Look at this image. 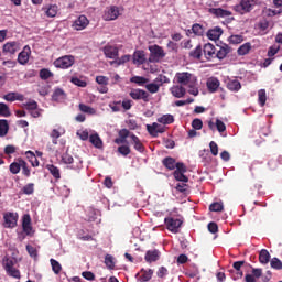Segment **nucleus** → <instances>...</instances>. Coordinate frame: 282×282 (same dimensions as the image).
<instances>
[{"mask_svg":"<svg viewBox=\"0 0 282 282\" xmlns=\"http://www.w3.org/2000/svg\"><path fill=\"white\" fill-rule=\"evenodd\" d=\"M173 83H176V85H181L182 87H187L188 94L192 96L199 95V89L197 88V76L192 73H176Z\"/></svg>","mask_w":282,"mask_h":282,"instance_id":"nucleus-1","label":"nucleus"},{"mask_svg":"<svg viewBox=\"0 0 282 282\" xmlns=\"http://www.w3.org/2000/svg\"><path fill=\"white\" fill-rule=\"evenodd\" d=\"M17 259L11 257H4L2 259V267L4 268L7 274L13 279H21V272L17 269Z\"/></svg>","mask_w":282,"mask_h":282,"instance_id":"nucleus-2","label":"nucleus"},{"mask_svg":"<svg viewBox=\"0 0 282 282\" xmlns=\"http://www.w3.org/2000/svg\"><path fill=\"white\" fill-rule=\"evenodd\" d=\"M148 50L150 52L149 63H160V61L166 56L164 48L158 44L150 45Z\"/></svg>","mask_w":282,"mask_h":282,"instance_id":"nucleus-3","label":"nucleus"},{"mask_svg":"<svg viewBox=\"0 0 282 282\" xmlns=\"http://www.w3.org/2000/svg\"><path fill=\"white\" fill-rule=\"evenodd\" d=\"M62 162L67 165V169H72V171H80L83 169V161L78 158L74 159L69 153L62 155Z\"/></svg>","mask_w":282,"mask_h":282,"instance_id":"nucleus-4","label":"nucleus"},{"mask_svg":"<svg viewBox=\"0 0 282 282\" xmlns=\"http://www.w3.org/2000/svg\"><path fill=\"white\" fill-rule=\"evenodd\" d=\"M76 63V58L73 55H64L54 61L53 65L57 69H69Z\"/></svg>","mask_w":282,"mask_h":282,"instance_id":"nucleus-5","label":"nucleus"},{"mask_svg":"<svg viewBox=\"0 0 282 282\" xmlns=\"http://www.w3.org/2000/svg\"><path fill=\"white\" fill-rule=\"evenodd\" d=\"M120 14H122V11L120 10V8L116 6H110L106 8L102 19L104 21H116V19H118Z\"/></svg>","mask_w":282,"mask_h":282,"instance_id":"nucleus-6","label":"nucleus"},{"mask_svg":"<svg viewBox=\"0 0 282 282\" xmlns=\"http://www.w3.org/2000/svg\"><path fill=\"white\" fill-rule=\"evenodd\" d=\"M257 3V0H241L239 4L235 6L236 12L239 14H246L252 10V6Z\"/></svg>","mask_w":282,"mask_h":282,"instance_id":"nucleus-7","label":"nucleus"},{"mask_svg":"<svg viewBox=\"0 0 282 282\" xmlns=\"http://www.w3.org/2000/svg\"><path fill=\"white\" fill-rule=\"evenodd\" d=\"M186 173V165L184 163H177L176 170L174 172V177L177 182H183L186 184L188 182V177L184 175Z\"/></svg>","mask_w":282,"mask_h":282,"instance_id":"nucleus-8","label":"nucleus"},{"mask_svg":"<svg viewBox=\"0 0 282 282\" xmlns=\"http://www.w3.org/2000/svg\"><path fill=\"white\" fill-rule=\"evenodd\" d=\"M165 224L167 227V230H170V232H174L177 234L180 230V227L182 226V220L178 218H165Z\"/></svg>","mask_w":282,"mask_h":282,"instance_id":"nucleus-9","label":"nucleus"},{"mask_svg":"<svg viewBox=\"0 0 282 282\" xmlns=\"http://www.w3.org/2000/svg\"><path fill=\"white\" fill-rule=\"evenodd\" d=\"M4 219V228H14L17 226V221H19V215L17 213H7L3 216Z\"/></svg>","mask_w":282,"mask_h":282,"instance_id":"nucleus-10","label":"nucleus"},{"mask_svg":"<svg viewBox=\"0 0 282 282\" xmlns=\"http://www.w3.org/2000/svg\"><path fill=\"white\" fill-rule=\"evenodd\" d=\"M22 228L25 235H29V236L34 235V228H32V218L30 217L29 214H25L22 217Z\"/></svg>","mask_w":282,"mask_h":282,"instance_id":"nucleus-11","label":"nucleus"},{"mask_svg":"<svg viewBox=\"0 0 282 282\" xmlns=\"http://www.w3.org/2000/svg\"><path fill=\"white\" fill-rule=\"evenodd\" d=\"M87 25H89V20L87 19V17L79 15L78 19H76L73 22L72 28L73 30H76L77 32H79L80 30H85Z\"/></svg>","mask_w":282,"mask_h":282,"instance_id":"nucleus-12","label":"nucleus"},{"mask_svg":"<svg viewBox=\"0 0 282 282\" xmlns=\"http://www.w3.org/2000/svg\"><path fill=\"white\" fill-rule=\"evenodd\" d=\"M147 131L153 138H158V133H164L165 128H164V126H162L158 122H153L152 124H147Z\"/></svg>","mask_w":282,"mask_h":282,"instance_id":"nucleus-13","label":"nucleus"},{"mask_svg":"<svg viewBox=\"0 0 282 282\" xmlns=\"http://www.w3.org/2000/svg\"><path fill=\"white\" fill-rule=\"evenodd\" d=\"M256 32L259 36H265L270 32V22L262 20L256 25Z\"/></svg>","mask_w":282,"mask_h":282,"instance_id":"nucleus-14","label":"nucleus"},{"mask_svg":"<svg viewBox=\"0 0 282 282\" xmlns=\"http://www.w3.org/2000/svg\"><path fill=\"white\" fill-rule=\"evenodd\" d=\"M19 50H21V43L19 42H7L3 45V52L6 54H17V52H19Z\"/></svg>","mask_w":282,"mask_h":282,"instance_id":"nucleus-15","label":"nucleus"},{"mask_svg":"<svg viewBox=\"0 0 282 282\" xmlns=\"http://www.w3.org/2000/svg\"><path fill=\"white\" fill-rule=\"evenodd\" d=\"M89 142L95 147V149H102V139H100V135L98 132L90 130V135H89Z\"/></svg>","mask_w":282,"mask_h":282,"instance_id":"nucleus-16","label":"nucleus"},{"mask_svg":"<svg viewBox=\"0 0 282 282\" xmlns=\"http://www.w3.org/2000/svg\"><path fill=\"white\" fill-rule=\"evenodd\" d=\"M30 54H32V50L28 45L24 46L22 52L18 55V62L20 65H25L28 61H30Z\"/></svg>","mask_w":282,"mask_h":282,"instance_id":"nucleus-17","label":"nucleus"},{"mask_svg":"<svg viewBox=\"0 0 282 282\" xmlns=\"http://www.w3.org/2000/svg\"><path fill=\"white\" fill-rule=\"evenodd\" d=\"M22 166H25V161L22 159H17L13 163L10 164L9 171L12 175H18L21 172Z\"/></svg>","mask_w":282,"mask_h":282,"instance_id":"nucleus-18","label":"nucleus"},{"mask_svg":"<svg viewBox=\"0 0 282 282\" xmlns=\"http://www.w3.org/2000/svg\"><path fill=\"white\" fill-rule=\"evenodd\" d=\"M135 276L138 281H141V282L151 281V279L153 278V270L142 269L139 273H137Z\"/></svg>","mask_w":282,"mask_h":282,"instance_id":"nucleus-19","label":"nucleus"},{"mask_svg":"<svg viewBox=\"0 0 282 282\" xmlns=\"http://www.w3.org/2000/svg\"><path fill=\"white\" fill-rule=\"evenodd\" d=\"M170 91L174 98H183L186 95V88L184 86L176 84L170 88Z\"/></svg>","mask_w":282,"mask_h":282,"instance_id":"nucleus-20","label":"nucleus"},{"mask_svg":"<svg viewBox=\"0 0 282 282\" xmlns=\"http://www.w3.org/2000/svg\"><path fill=\"white\" fill-rule=\"evenodd\" d=\"M224 34V30L219 26H215L214 29L207 32V37L210 41H219L220 36Z\"/></svg>","mask_w":282,"mask_h":282,"instance_id":"nucleus-21","label":"nucleus"},{"mask_svg":"<svg viewBox=\"0 0 282 282\" xmlns=\"http://www.w3.org/2000/svg\"><path fill=\"white\" fill-rule=\"evenodd\" d=\"M104 54L106 56V58H118V47L113 46V45H106L104 47Z\"/></svg>","mask_w":282,"mask_h":282,"instance_id":"nucleus-22","label":"nucleus"},{"mask_svg":"<svg viewBox=\"0 0 282 282\" xmlns=\"http://www.w3.org/2000/svg\"><path fill=\"white\" fill-rule=\"evenodd\" d=\"M133 100H149V94L142 89H134L130 93Z\"/></svg>","mask_w":282,"mask_h":282,"instance_id":"nucleus-23","label":"nucleus"},{"mask_svg":"<svg viewBox=\"0 0 282 282\" xmlns=\"http://www.w3.org/2000/svg\"><path fill=\"white\" fill-rule=\"evenodd\" d=\"M228 54H230V47L226 44L216 48V58H218L219 61H224V58L228 56Z\"/></svg>","mask_w":282,"mask_h":282,"instance_id":"nucleus-24","label":"nucleus"},{"mask_svg":"<svg viewBox=\"0 0 282 282\" xmlns=\"http://www.w3.org/2000/svg\"><path fill=\"white\" fill-rule=\"evenodd\" d=\"M24 96L19 93H8L3 96V100H7V102H14V100H19L20 102H23Z\"/></svg>","mask_w":282,"mask_h":282,"instance_id":"nucleus-25","label":"nucleus"},{"mask_svg":"<svg viewBox=\"0 0 282 282\" xmlns=\"http://www.w3.org/2000/svg\"><path fill=\"white\" fill-rule=\"evenodd\" d=\"M206 58H216V52L217 48H215V45L208 43L204 45V50H203Z\"/></svg>","mask_w":282,"mask_h":282,"instance_id":"nucleus-26","label":"nucleus"},{"mask_svg":"<svg viewBox=\"0 0 282 282\" xmlns=\"http://www.w3.org/2000/svg\"><path fill=\"white\" fill-rule=\"evenodd\" d=\"M147 62V55L144 51H135L133 54V63L134 65H143Z\"/></svg>","mask_w":282,"mask_h":282,"instance_id":"nucleus-27","label":"nucleus"},{"mask_svg":"<svg viewBox=\"0 0 282 282\" xmlns=\"http://www.w3.org/2000/svg\"><path fill=\"white\" fill-rule=\"evenodd\" d=\"M130 139L135 151H139V153H144V145L142 144V141H140V138H138L135 134H130Z\"/></svg>","mask_w":282,"mask_h":282,"instance_id":"nucleus-28","label":"nucleus"},{"mask_svg":"<svg viewBox=\"0 0 282 282\" xmlns=\"http://www.w3.org/2000/svg\"><path fill=\"white\" fill-rule=\"evenodd\" d=\"M219 79L215 78V77H210L207 79V88L209 89V91L212 94H215V91H217V89H219Z\"/></svg>","mask_w":282,"mask_h":282,"instance_id":"nucleus-29","label":"nucleus"},{"mask_svg":"<svg viewBox=\"0 0 282 282\" xmlns=\"http://www.w3.org/2000/svg\"><path fill=\"white\" fill-rule=\"evenodd\" d=\"M210 14H215V17H230V11L221 9V8H212L209 9Z\"/></svg>","mask_w":282,"mask_h":282,"instance_id":"nucleus-30","label":"nucleus"},{"mask_svg":"<svg viewBox=\"0 0 282 282\" xmlns=\"http://www.w3.org/2000/svg\"><path fill=\"white\" fill-rule=\"evenodd\" d=\"M158 259H160V251L158 250L148 251L145 253V261L148 263H153V261H158Z\"/></svg>","mask_w":282,"mask_h":282,"instance_id":"nucleus-31","label":"nucleus"},{"mask_svg":"<svg viewBox=\"0 0 282 282\" xmlns=\"http://www.w3.org/2000/svg\"><path fill=\"white\" fill-rule=\"evenodd\" d=\"M52 98H53V100H55V102H63V100H65V98H67V96L65 95V91L63 89L57 88L53 93Z\"/></svg>","mask_w":282,"mask_h":282,"instance_id":"nucleus-32","label":"nucleus"},{"mask_svg":"<svg viewBox=\"0 0 282 282\" xmlns=\"http://www.w3.org/2000/svg\"><path fill=\"white\" fill-rule=\"evenodd\" d=\"M61 135H65V129L58 128L52 130L51 138H53V144H58V138H61Z\"/></svg>","mask_w":282,"mask_h":282,"instance_id":"nucleus-33","label":"nucleus"},{"mask_svg":"<svg viewBox=\"0 0 282 282\" xmlns=\"http://www.w3.org/2000/svg\"><path fill=\"white\" fill-rule=\"evenodd\" d=\"M227 89H229V91H239V89H241V83L238 79H230L227 83Z\"/></svg>","mask_w":282,"mask_h":282,"instance_id":"nucleus-34","label":"nucleus"},{"mask_svg":"<svg viewBox=\"0 0 282 282\" xmlns=\"http://www.w3.org/2000/svg\"><path fill=\"white\" fill-rule=\"evenodd\" d=\"M46 169L55 180H61V170L58 167H56L54 164H47Z\"/></svg>","mask_w":282,"mask_h":282,"instance_id":"nucleus-35","label":"nucleus"},{"mask_svg":"<svg viewBox=\"0 0 282 282\" xmlns=\"http://www.w3.org/2000/svg\"><path fill=\"white\" fill-rule=\"evenodd\" d=\"M158 122H160V124H173L175 118L172 115H163L158 118Z\"/></svg>","mask_w":282,"mask_h":282,"instance_id":"nucleus-36","label":"nucleus"},{"mask_svg":"<svg viewBox=\"0 0 282 282\" xmlns=\"http://www.w3.org/2000/svg\"><path fill=\"white\" fill-rule=\"evenodd\" d=\"M9 129L10 126L8 124V120L0 119V138H4V135H8Z\"/></svg>","mask_w":282,"mask_h":282,"instance_id":"nucleus-37","label":"nucleus"},{"mask_svg":"<svg viewBox=\"0 0 282 282\" xmlns=\"http://www.w3.org/2000/svg\"><path fill=\"white\" fill-rule=\"evenodd\" d=\"M259 261L262 263V265H267V263H270V252L268 250L262 249L260 251Z\"/></svg>","mask_w":282,"mask_h":282,"instance_id":"nucleus-38","label":"nucleus"},{"mask_svg":"<svg viewBox=\"0 0 282 282\" xmlns=\"http://www.w3.org/2000/svg\"><path fill=\"white\" fill-rule=\"evenodd\" d=\"M45 14L46 17H50V18L56 17V14H58V6L56 4L48 6L45 9Z\"/></svg>","mask_w":282,"mask_h":282,"instance_id":"nucleus-39","label":"nucleus"},{"mask_svg":"<svg viewBox=\"0 0 282 282\" xmlns=\"http://www.w3.org/2000/svg\"><path fill=\"white\" fill-rule=\"evenodd\" d=\"M252 50V44L250 43H245L238 48V55L239 56H246Z\"/></svg>","mask_w":282,"mask_h":282,"instance_id":"nucleus-40","label":"nucleus"},{"mask_svg":"<svg viewBox=\"0 0 282 282\" xmlns=\"http://www.w3.org/2000/svg\"><path fill=\"white\" fill-rule=\"evenodd\" d=\"M163 164L166 169L170 171H173V169H177V163H175V159L173 158H166L163 160Z\"/></svg>","mask_w":282,"mask_h":282,"instance_id":"nucleus-41","label":"nucleus"},{"mask_svg":"<svg viewBox=\"0 0 282 282\" xmlns=\"http://www.w3.org/2000/svg\"><path fill=\"white\" fill-rule=\"evenodd\" d=\"M91 134V131L87 130V129H80L77 130L76 135L79 137V139H82L84 142L89 140V135Z\"/></svg>","mask_w":282,"mask_h":282,"instance_id":"nucleus-42","label":"nucleus"},{"mask_svg":"<svg viewBox=\"0 0 282 282\" xmlns=\"http://www.w3.org/2000/svg\"><path fill=\"white\" fill-rule=\"evenodd\" d=\"M50 262L54 274H61V270H63L61 262L56 261L55 259H51Z\"/></svg>","mask_w":282,"mask_h":282,"instance_id":"nucleus-43","label":"nucleus"},{"mask_svg":"<svg viewBox=\"0 0 282 282\" xmlns=\"http://www.w3.org/2000/svg\"><path fill=\"white\" fill-rule=\"evenodd\" d=\"M130 82L134 83L135 85L142 86V85H147V83H149V79L142 76H133L131 77Z\"/></svg>","mask_w":282,"mask_h":282,"instance_id":"nucleus-44","label":"nucleus"},{"mask_svg":"<svg viewBox=\"0 0 282 282\" xmlns=\"http://www.w3.org/2000/svg\"><path fill=\"white\" fill-rule=\"evenodd\" d=\"M0 116L2 118H10V108L4 102H0Z\"/></svg>","mask_w":282,"mask_h":282,"instance_id":"nucleus-45","label":"nucleus"},{"mask_svg":"<svg viewBox=\"0 0 282 282\" xmlns=\"http://www.w3.org/2000/svg\"><path fill=\"white\" fill-rule=\"evenodd\" d=\"M79 109H80V111H83V113H88V116H96V109H94L87 105L80 104Z\"/></svg>","mask_w":282,"mask_h":282,"instance_id":"nucleus-46","label":"nucleus"},{"mask_svg":"<svg viewBox=\"0 0 282 282\" xmlns=\"http://www.w3.org/2000/svg\"><path fill=\"white\" fill-rule=\"evenodd\" d=\"M52 76H54V73H52L47 68H43V69L40 70V78L42 80H48V78H52Z\"/></svg>","mask_w":282,"mask_h":282,"instance_id":"nucleus-47","label":"nucleus"},{"mask_svg":"<svg viewBox=\"0 0 282 282\" xmlns=\"http://www.w3.org/2000/svg\"><path fill=\"white\" fill-rule=\"evenodd\" d=\"M154 82L156 83V85L159 87H162V85L171 83V79H169V77H166L165 75H159Z\"/></svg>","mask_w":282,"mask_h":282,"instance_id":"nucleus-48","label":"nucleus"},{"mask_svg":"<svg viewBox=\"0 0 282 282\" xmlns=\"http://www.w3.org/2000/svg\"><path fill=\"white\" fill-rule=\"evenodd\" d=\"M105 264L107 265V268H109V270H113V268H116V262L113 261L111 254H106Z\"/></svg>","mask_w":282,"mask_h":282,"instance_id":"nucleus-49","label":"nucleus"},{"mask_svg":"<svg viewBox=\"0 0 282 282\" xmlns=\"http://www.w3.org/2000/svg\"><path fill=\"white\" fill-rule=\"evenodd\" d=\"M145 88L148 91H150V94H158V91H160V86L155 82L145 85Z\"/></svg>","mask_w":282,"mask_h":282,"instance_id":"nucleus-50","label":"nucleus"},{"mask_svg":"<svg viewBox=\"0 0 282 282\" xmlns=\"http://www.w3.org/2000/svg\"><path fill=\"white\" fill-rule=\"evenodd\" d=\"M258 100H259L261 107H263L265 105V100H268V97L265 95V89H260L258 91Z\"/></svg>","mask_w":282,"mask_h":282,"instance_id":"nucleus-51","label":"nucleus"},{"mask_svg":"<svg viewBox=\"0 0 282 282\" xmlns=\"http://www.w3.org/2000/svg\"><path fill=\"white\" fill-rule=\"evenodd\" d=\"M270 265L273 270H282V261L279 258L271 259Z\"/></svg>","mask_w":282,"mask_h":282,"instance_id":"nucleus-52","label":"nucleus"},{"mask_svg":"<svg viewBox=\"0 0 282 282\" xmlns=\"http://www.w3.org/2000/svg\"><path fill=\"white\" fill-rule=\"evenodd\" d=\"M209 210H212L213 213H221V210H224V204L214 203L209 206Z\"/></svg>","mask_w":282,"mask_h":282,"instance_id":"nucleus-53","label":"nucleus"},{"mask_svg":"<svg viewBox=\"0 0 282 282\" xmlns=\"http://www.w3.org/2000/svg\"><path fill=\"white\" fill-rule=\"evenodd\" d=\"M22 193H24V195H32L34 193V184L33 183L26 184L22 188Z\"/></svg>","mask_w":282,"mask_h":282,"instance_id":"nucleus-54","label":"nucleus"},{"mask_svg":"<svg viewBox=\"0 0 282 282\" xmlns=\"http://www.w3.org/2000/svg\"><path fill=\"white\" fill-rule=\"evenodd\" d=\"M229 41L234 45H239V43H243V35H231Z\"/></svg>","mask_w":282,"mask_h":282,"instance_id":"nucleus-55","label":"nucleus"},{"mask_svg":"<svg viewBox=\"0 0 282 282\" xmlns=\"http://www.w3.org/2000/svg\"><path fill=\"white\" fill-rule=\"evenodd\" d=\"M70 83H73V85H76L77 87H87V82H85L78 77H73L70 79Z\"/></svg>","mask_w":282,"mask_h":282,"instance_id":"nucleus-56","label":"nucleus"},{"mask_svg":"<svg viewBox=\"0 0 282 282\" xmlns=\"http://www.w3.org/2000/svg\"><path fill=\"white\" fill-rule=\"evenodd\" d=\"M192 32L196 35V36H202V34H204V28L199 24H194L192 26Z\"/></svg>","mask_w":282,"mask_h":282,"instance_id":"nucleus-57","label":"nucleus"},{"mask_svg":"<svg viewBox=\"0 0 282 282\" xmlns=\"http://www.w3.org/2000/svg\"><path fill=\"white\" fill-rule=\"evenodd\" d=\"M109 107L115 113H118V111H122L121 101H115L113 104H109Z\"/></svg>","mask_w":282,"mask_h":282,"instance_id":"nucleus-58","label":"nucleus"},{"mask_svg":"<svg viewBox=\"0 0 282 282\" xmlns=\"http://www.w3.org/2000/svg\"><path fill=\"white\" fill-rule=\"evenodd\" d=\"M189 56L193 58H202V46H196V48L189 53Z\"/></svg>","mask_w":282,"mask_h":282,"instance_id":"nucleus-59","label":"nucleus"},{"mask_svg":"<svg viewBox=\"0 0 282 282\" xmlns=\"http://www.w3.org/2000/svg\"><path fill=\"white\" fill-rule=\"evenodd\" d=\"M96 83H98V85L107 86L109 85V78L107 76L99 75L96 77Z\"/></svg>","mask_w":282,"mask_h":282,"instance_id":"nucleus-60","label":"nucleus"},{"mask_svg":"<svg viewBox=\"0 0 282 282\" xmlns=\"http://www.w3.org/2000/svg\"><path fill=\"white\" fill-rule=\"evenodd\" d=\"M279 50H281L279 45H272L268 51L269 58H272V56H275L279 53Z\"/></svg>","mask_w":282,"mask_h":282,"instance_id":"nucleus-61","label":"nucleus"},{"mask_svg":"<svg viewBox=\"0 0 282 282\" xmlns=\"http://www.w3.org/2000/svg\"><path fill=\"white\" fill-rule=\"evenodd\" d=\"M192 127L193 129H195L196 131H199L203 127H204V122H202L200 119H194L192 121Z\"/></svg>","mask_w":282,"mask_h":282,"instance_id":"nucleus-62","label":"nucleus"},{"mask_svg":"<svg viewBox=\"0 0 282 282\" xmlns=\"http://www.w3.org/2000/svg\"><path fill=\"white\" fill-rule=\"evenodd\" d=\"M216 129L219 133H224V131H226V123H224V121L217 119L216 120Z\"/></svg>","mask_w":282,"mask_h":282,"instance_id":"nucleus-63","label":"nucleus"},{"mask_svg":"<svg viewBox=\"0 0 282 282\" xmlns=\"http://www.w3.org/2000/svg\"><path fill=\"white\" fill-rule=\"evenodd\" d=\"M118 152L121 154V155H129V153H131V149L128 147V145H120L118 148Z\"/></svg>","mask_w":282,"mask_h":282,"instance_id":"nucleus-64","label":"nucleus"}]
</instances>
